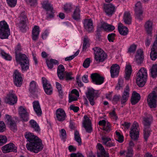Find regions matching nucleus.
Listing matches in <instances>:
<instances>
[{
	"mask_svg": "<svg viewBox=\"0 0 157 157\" xmlns=\"http://www.w3.org/2000/svg\"><path fill=\"white\" fill-rule=\"evenodd\" d=\"M25 136L29 142L26 145L29 151L37 153L42 150L44 145L41 140L39 137L29 132H26Z\"/></svg>",
	"mask_w": 157,
	"mask_h": 157,
	"instance_id": "f257e3e1",
	"label": "nucleus"
},
{
	"mask_svg": "<svg viewBox=\"0 0 157 157\" xmlns=\"http://www.w3.org/2000/svg\"><path fill=\"white\" fill-rule=\"evenodd\" d=\"M21 45L18 44L15 49V59L17 63L20 65L22 71L26 72L29 68V60L28 58L25 54L19 53L21 50Z\"/></svg>",
	"mask_w": 157,
	"mask_h": 157,
	"instance_id": "f03ea898",
	"label": "nucleus"
},
{
	"mask_svg": "<svg viewBox=\"0 0 157 157\" xmlns=\"http://www.w3.org/2000/svg\"><path fill=\"white\" fill-rule=\"evenodd\" d=\"M147 77V72L146 69L141 68L137 73L136 82L140 87L143 86L145 84Z\"/></svg>",
	"mask_w": 157,
	"mask_h": 157,
	"instance_id": "7ed1b4c3",
	"label": "nucleus"
},
{
	"mask_svg": "<svg viewBox=\"0 0 157 157\" xmlns=\"http://www.w3.org/2000/svg\"><path fill=\"white\" fill-rule=\"evenodd\" d=\"M92 49L94 51V59L97 63L102 62L107 58V54L99 47H95Z\"/></svg>",
	"mask_w": 157,
	"mask_h": 157,
	"instance_id": "20e7f679",
	"label": "nucleus"
},
{
	"mask_svg": "<svg viewBox=\"0 0 157 157\" xmlns=\"http://www.w3.org/2000/svg\"><path fill=\"white\" fill-rule=\"evenodd\" d=\"M9 25L5 21L0 22V38L3 39L8 38L10 35Z\"/></svg>",
	"mask_w": 157,
	"mask_h": 157,
	"instance_id": "39448f33",
	"label": "nucleus"
},
{
	"mask_svg": "<svg viewBox=\"0 0 157 157\" xmlns=\"http://www.w3.org/2000/svg\"><path fill=\"white\" fill-rule=\"evenodd\" d=\"M157 87L155 90L152 91L148 96L147 102L150 107L151 108H155L157 106Z\"/></svg>",
	"mask_w": 157,
	"mask_h": 157,
	"instance_id": "423d86ee",
	"label": "nucleus"
},
{
	"mask_svg": "<svg viewBox=\"0 0 157 157\" xmlns=\"http://www.w3.org/2000/svg\"><path fill=\"white\" fill-rule=\"evenodd\" d=\"M41 4L43 8L47 12V18L48 20L54 17L52 6L48 2V0H42Z\"/></svg>",
	"mask_w": 157,
	"mask_h": 157,
	"instance_id": "0eeeda50",
	"label": "nucleus"
},
{
	"mask_svg": "<svg viewBox=\"0 0 157 157\" xmlns=\"http://www.w3.org/2000/svg\"><path fill=\"white\" fill-rule=\"evenodd\" d=\"M140 128L138 124L134 121L129 131V135L131 138L134 140H137L139 136Z\"/></svg>",
	"mask_w": 157,
	"mask_h": 157,
	"instance_id": "6e6552de",
	"label": "nucleus"
},
{
	"mask_svg": "<svg viewBox=\"0 0 157 157\" xmlns=\"http://www.w3.org/2000/svg\"><path fill=\"white\" fill-rule=\"evenodd\" d=\"M18 113L21 120L22 122H27L29 120V114L25 107L22 106L19 107Z\"/></svg>",
	"mask_w": 157,
	"mask_h": 157,
	"instance_id": "1a4fd4ad",
	"label": "nucleus"
},
{
	"mask_svg": "<svg viewBox=\"0 0 157 157\" xmlns=\"http://www.w3.org/2000/svg\"><path fill=\"white\" fill-rule=\"evenodd\" d=\"M6 102L10 105H13L17 101V96L13 90H10L5 99Z\"/></svg>",
	"mask_w": 157,
	"mask_h": 157,
	"instance_id": "9d476101",
	"label": "nucleus"
},
{
	"mask_svg": "<svg viewBox=\"0 0 157 157\" xmlns=\"http://www.w3.org/2000/svg\"><path fill=\"white\" fill-rule=\"evenodd\" d=\"M42 79L43 87L45 93L47 95H51L53 92V89L51 85L45 78L43 77Z\"/></svg>",
	"mask_w": 157,
	"mask_h": 157,
	"instance_id": "9b49d317",
	"label": "nucleus"
},
{
	"mask_svg": "<svg viewBox=\"0 0 157 157\" xmlns=\"http://www.w3.org/2000/svg\"><path fill=\"white\" fill-rule=\"evenodd\" d=\"M144 27L145 31L148 36L152 37L153 30L154 29V25L153 21L149 20L146 22Z\"/></svg>",
	"mask_w": 157,
	"mask_h": 157,
	"instance_id": "f8f14e48",
	"label": "nucleus"
},
{
	"mask_svg": "<svg viewBox=\"0 0 157 157\" xmlns=\"http://www.w3.org/2000/svg\"><path fill=\"white\" fill-rule=\"evenodd\" d=\"M13 79L14 84L17 86H20L22 83V77L21 73L17 70L14 71L13 75Z\"/></svg>",
	"mask_w": 157,
	"mask_h": 157,
	"instance_id": "ddd939ff",
	"label": "nucleus"
},
{
	"mask_svg": "<svg viewBox=\"0 0 157 157\" xmlns=\"http://www.w3.org/2000/svg\"><path fill=\"white\" fill-rule=\"evenodd\" d=\"M104 9L105 12L108 16L112 15L116 10L115 6L111 3L104 4Z\"/></svg>",
	"mask_w": 157,
	"mask_h": 157,
	"instance_id": "4468645a",
	"label": "nucleus"
},
{
	"mask_svg": "<svg viewBox=\"0 0 157 157\" xmlns=\"http://www.w3.org/2000/svg\"><path fill=\"white\" fill-rule=\"evenodd\" d=\"M20 18V20L18 25L20 30L24 32L26 26L27 18L26 15L23 13H21Z\"/></svg>",
	"mask_w": 157,
	"mask_h": 157,
	"instance_id": "2eb2a0df",
	"label": "nucleus"
},
{
	"mask_svg": "<svg viewBox=\"0 0 157 157\" xmlns=\"http://www.w3.org/2000/svg\"><path fill=\"white\" fill-rule=\"evenodd\" d=\"M56 119L59 121H64L67 117L65 111L61 108H59L56 110Z\"/></svg>",
	"mask_w": 157,
	"mask_h": 157,
	"instance_id": "dca6fc26",
	"label": "nucleus"
},
{
	"mask_svg": "<svg viewBox=\"0 0 157 157\" xmlns=\"http://www.w3.org/2000/svg\"><path fill=\"white\" fill-rule=\"evenodd\" d=\"M91 78L92 82L95 84L101 85L104 82V78L100 76L99 74L97 73L91 74Z\"/></svg>",
	"mask_w": 157,
	"mask_h": 157,
	"instance_id": "f3484780",
	"label": "nucleus"
},
{
	"mask_svg": "<svg viewBox=\"0 0 157 157\" xmlns=\"http://www.w3.org/2000/svg\"><path fill=\"white\" fill-rule=\"evenodd\" d=\"M102 29L106 32H110L113 30L115 29V27L111 24L103 22L101 23L98 28V30H99Z\"/></svg>",
	"mask_w": 157,
	"mask_h": 157,
	"instance_id": "a211bd4d",
	"label": "nucleus"
},
{
	"mask_svg": "<svg viewBox=\"0 0 157 157\" xmlns=\"http://www.w3.org/2000/svg\"><path fill=\"white\" fill-rule=\"evenodd\" d=\"M94 93V90L93 88H89L86 93V97L91 105H94L95 104Z\"/></svg>",
	"mask_w": 157,
	"mask_h": 157,
	"instance_id": "6ab92c4d",
	"label": "nucleus"
},
{
	"mask_svg": "<svg viewBox=\"0 0 157 157\" xmlns=\"http://www.w3.org/2000/svg\"><path fill=\"white\" fill-rule=\"evenodd\" d=\"M17 148L15 145L12 143H10L2 147V151L4 153L13 151L17 152Z\"/></svg>",
	"mask_w": 157,
	"mask_h": 157,
	"instance_id": "aec40b11",
	"label": "nucleus"
},
{
	"mask_svg": "<svg viewBox=\"0 0 157 157\" xmlns=\"http://www.w3.org/2000/svg\"><path fill=\"white\" fill-rule=\"evenodd\" d=\"M130 90L128 85L126 86L124 90L122 93V97L121 99V102L122 104L125 103L128 100L130 95Z\"/></svg>",
	"mask_w": 157,
	"mask_h": 157,
	"instance_id": "412c9836",
	"label": "nucleus"
},
{
	"mask_svg": "<svg viewBox=\"0 0 157 157\" xmlns=\"http://www.w3.org/2000/svg\"><path fill=\"white\" fill-rule=\"evenodd\" d=\"M5 120L8 125H9L10 128L12 130H16L17 126L16 122L13 119L11 116L8 114L6 115Z\"/></svg>",
	"mask_w": 157,
	"mask_h": 157,
	"instance_id": "4be33fe9",
	"label": "nucleus"
},
{
	"mask_svg": "<svg viewBox=\"0 0 157 157\" xmlns=\"http://www.w3.org/2000/svg\"><path fill=\"white\" fill-rule=\"evenodd\" d=\"M84 117L85 120L82 123L83 126L86 129V132L90 133L92 130L91 121L86 116H85Z\"/></svg>",
	"mask_w": 157,
	"mask_h": 157,
	"instance_id": "5701e85b",
	"label": "nucleus"
},
{
	"mask_svg": "<svg viewBox=\"0 0 157 157\" xmlns=\"http://www.w3.org/2000/svg\"><path fill=\"white\" fill-rule=\"evenodd\" d=\"M150 56L153 60H155L157 58V36L151 48Z\"/></svg>",
	"mask_w": 157,
	"mask_h": 157,
	"instance_id": "b1692460",
	"label": "nucleus"
},
{
	"mask_svg": "<svg viewBox=\"0 0 157 157\" xmlns=\"http://www.w3.org/2000/svg\"><path fill=\"white\" fill-rule=\"evenodd\" d=\"M120 69L119 66L117 64H113L111 67L110 73L112 78H114L118 76Z\"/></svg>",
	"mask_w": 157,
	"mask_h": 157,
	"instance_id": "393cba45",
	"label": "nucleus"
},
{
	"mask_svg": "<svg viewBox=\"0 0 157 157\" xmlns=\"http://www.w3.org/2000/svg\"><path fill=\"white\" fill-rule=\"evenodd\" d=\"M144 58V56L143 50L141 49L138 50L134 59V61L137 64H140L142 63Z\"/></svg>",
	"mask_w": 157,
	"mask_h": 157,
	"instance_id": "a878e982",
	"label": "nucleus"
},
{
	"mask_svg": "<svg viewBox=\"0 0 157 157\" xmlns=\"http://www.w3.org/2000/svg\"><path fill=\"white\" fill-rule=\"evenodd\" d=\"M85 29L89 32H91L93 29V23L90 19H86L83 22Z\"/></svg>",
	"mask_w": 157,
	"mask_h": 157,
	"instance_id": "bb28decb",
	"label": "nucleus"
},
{
	"mask_svg": "<svg viewBox=\"0 0 157 157\" xmlns=\"http://www.w3.org/2000/svg\"><path fill=\"white\" fill-rule=\"evenodd\" d=\"M33 110L37 116H41L42 111L39 102L37 101H35L33 102Z\"/></svg>",
	"mask_w": 157,
	"mask_h": 157,
	"instance_id": "cd10ccee",
	"label": "nucleus"
},
{
	"mask_svg": "<svg viewBox=\"0 0 157 157\" xmlns=\"http://www.w3.org/2000/svg\"><path fill=\"white\" fill-rule=\"evenodd\" d=\"M64 71L65 68L63 66L62 64L59 65L57 69V74L60 80H63L64 78Z\"/></svg>",
	"mask_w": 157,
	"mask_h": 157,
	"instance_id": "c85d7f7f",
	"label": "nucleus"
},
{
	"mask_svg": "<svg viewBox=\"0 0 157 157\" xmlns=\"http://www.w3.org/2000/svg\"><path fill=\"white\" fill-rule=\"evenodd\" d=\"M46 63L48 68L49 69H52L54 65H58L59 64L57 60L52 59H46Z\"/></svg>",
	"mask_w": 157,
	"mask_h": 157,
	"instance_id": "c756f323",
	"label": "nucleus"
},
{
	"mask_svg": "<svg viewBox=\"0 0 157 157\" xmlns=\"http://www.w3.org/2000/svg\"><path fill=\"white\" fill-rule=\"evenodd\" d=\"M120 155L121 156H125V157H133L134 152L132 147H128L127 151H120Z\"/></svg>",
	"mask_w": 157,
	"mask_h": 157,
	"instance_id": "7c9ffc66",
	"label": "nucleus"
},
{
	"mask_svg": "<svg viewBox=\"0 0 157 157\" xmlns=\"http://www.w3.org/2000/svg\"><path fill=\"white\" fill-rule=\"evenodd\" d=\"M140 96L139 94L136 91H134L131 99V102L133 105H135L140 99Z\"/></svg>",
	"mask_w": 157,
	"mask_h": 157,
	"instance_id": "2f4dec72",
	"label": "nucleus"
},
{
	"mask_svg": "<svg viewBox=\"0 0 157 157\" xmlns=\"http://www.w3.org/2000/svg\"><path fill=\"white\" fill-rule=\"evenodd\" d=\"M118 28V31L121 35L125 36L128 34V28L123 25L121 23H119Z\"/></svg>",
	"mask_w": 157,
	"mask_h": 157,
	"instance_id": "473e14b6",
	"label": "nucleus"
},
{
	"mask_svg": "<svg viewBox=\"0 0 157 157\" xmlns=\"http://www.w3.org/2000/svg\"><path fill=\"white\" fill-rule=\"evenodd\" d=\"M40 32L39 27L34 26L32 30V39L34 40H36L38 39Z\"/></svg>",
	"mask_w": 157,
	"mask_h": 157,
	"instance_id": "72a5a7b5",
	"label": "nucleus"
},
{
	"mask_svg": "<svg viewBox=\"0 0 157 157\" xmlns=\"http://www.w3.org/2000/svg\"><path fill=\"white\" fill-rule=\"evenodd\" d=\"M97 148L98 150V154L101 155H107V157H108L109 154L105 151L104 147L101 144L98 143L97 144Z\"/></svg>",
	"mask_w": 157,
	"mask_h": 157,
	"instance_id": "f704fd0d",
	"label": "nucleus"
},
{
	"mask_svg": "<svg viewBox=\"0 0 157 157\" xmlns=\"http://www.w3.org/2000/svg\"><path fill=\"white\" fill-rule=\"evenodd\" d=\"M132 72L131 65L126 64L125 66L124 78L126 79H128L130 78Z\"/></svg>",
	"mask_w": 157,
	"mask_h": 157,
	"instance_id": "c9c22d12",
	"label": "nucleus"
},
{
	"mask_svg": "<svg viewBox=\"0 0 157 157\" xmlns=\"http://www.w3.org/2000/svg\"><path fill=\"white\" fill-rule=\"evenodd\" d=\"M29 123L31 127L35 131L39 132L40 131V127L35 120L33 119L29 121Z\"/></svg>",
	"mask_w": 157,
	"mask_h": 157,
	"instance_id": "e433bc0d",
	"label": "nucleus"
},
{
	"mask_svg": "<svg viewBox=\"0 0 157 157\" xmlns=\"http://www.w3.org/2000/svg\"><path fill=\"white\" fill-rule=\"evenodd\" d=\"M123 19L126 24H130L131 23L132 17L129 12H125L124 14Z\"/></svg>",
	"mask_w": 157,
	"mask_h": 157,
	"instance_id": "4c0bfd02",
	"label": "nucleus"
},
{
	"mask_svg": "<svg viewBox=\"0 0 157 157\" xmlns=\"http://www.w3.org/2000/svg\"><path fill=\"white\" fill-rule=\"evenodd\" d=\"M37 85L36 82L34 81H32L29 84V90L30 93L33 94L36 91Z\"/></svg>",
	"mask_w": 157,
	"mask_h": 157,
	"instance_id": "58836bf2",
	"label": "nucleus"
},
{
	"mask_svg": "<svg viewBox=\"0 0 157 157\" xmlns=\"http://www.w3.org/2000/svg\"><path fill=\"white\" fill-rule=\"evenodd\" d=\"M152 121V117L150 116L149 117L143 118V123L144 128H148L150 126Z\"/></svg>",
	"mask_w": 157,
	"mask_h": 157,
	"instance_id": "ea45409f",
	"label": "nucleus"
},
{
	"mask_svg": "<svg viewBox=\"0 0 157 157\" xmlns=\"http://www.w3.org/2000/svg\"><path fill=\"white\" fill-rule=\"evenodd\" d=\"M80 10L78 7H76L72 15V18L75 20L78 21L80 19Z\"/></svg>",
	"mask_w": 157,
	"mask_h": 157,
	"instance_id": "a19ab883",
	"label": "nucleus"
},
{
	"mask_svg": "<svg viewBox=\"0 0 157 157\" xmlns=\"http://www.w3.org/2000/svg\"><path fill=\"white\" fill-rule=\"evenodd\" d=\"M0 55L4 59L10 61L12 59V57L8 53H6L1 48H0Z\"/></svg>",
	"mask_w": 157,
	"mask_h": 157,
	"instance_id": "79ce46f5",
	"label": "nucleus"
},
{
	"mask_svg": "<svg viewBox=\"0 0 157 157\" xmlns=\"http://www.w3.org/2000/svg\"><path fill=\"white\" fill-rule=\"evenodd\" d=\"M73 8L72 5L71 3H66L63 6V9L64 11L68 13L70 12Z\"/></svg>",
	"mask_w": 157,
	"mask_h": 157,
	"instance_id": "37998d69",
	"label": "nucleus"
},
{
	"mask_svg": "<svg viewBox=\"0 0 157 157\" xmlns=\"http://www.w3.org/2000/svg\"><path fill=\"white\" fill-rule=\"evenodd\" d=\"M74 137L75 140L78 143V145H81L82 144L81 139L77 130H75V131Z\"/></svg>",
	"mask_w": 157,
	"mask_h": 157,
	"instance_id": "c03bdc74",
	"label": "nucleus"
},
{
	"mask_svg": "<svg viewBox=\"0 0 157 157\" xmlns=\"http://www.w3.org/2000/svg\"><path fill=\"white\" fill-rule=\"evenodd\" d=\"M151 76L155 78L157 76V65L155 64L152 65L151 69Z\"/></svg>",
	"mask_w": 157,
	"mask_h": 157,
	"instance_id": "a18cd8bd",
	"label": "nucleus"
},
{
	"mask_svg": "<svg viewBox=\"0 0 157 157\" xmlns=\"http://www.w3.org/2000/svg\"><path fill=\"white\" fill-rule=\"evenodd\" d=\"M136 14V18L139 21L143 20V11H135Z\"/></svg>",
	"mask_w": 157,
	"mask_h": 157,
	"instance_id": "49530a36",
	"label": "nucleus"
},
{
	"mask_svg": "<svg viewBox=\"0 0 157 157\" xmlns=\"http://www.w3.org/2000/svg\"><path fill=\"white\" fill-rule=\"evenodd\" d=\"M116 134L117 137V141L120 143H122L124 141V137L122 135L120 134L118 131L116 132Z\"/></svg>",
	"mask_w": 157,
	"mask_h": 157,
	"instance_id": "de8ad7c7",
	"label": "nucleus"
},
{
	"mask_svg": "<svg viewBox=\"0 0 157 157\" xmlns=\"http://www.w3.org/2000/svg\"><path fill=\"white\" fill-rule=\"evenodd\" d=\"M89 40L88 38H85L83 41V50H86L88 47H89Z\"/></svg>",
	"mask_w": 157,
	"mask_h": 157,
	"instance_id": "09e8293b",
	"label": "nucleus"
},
{
	"mask_svg": "<svg viewBox=\"0 0 157 157\" xmlns=\"http://www.w3.org/2000/svg\"><path fill=\"white\" fill-rule=\"evenodd\" d=\"M103 130L106 132H109L110 131L111 126L109 122L107 121V123L103 127Z\"/></svg>",
	"mask_w": 157,
	"mask_h": 157,
	"instance_id": "8fccbe9b",
	"label": "nucleus"
},
{
	"mask_svg": "<svg viewBox=\"0 0 157 157\" xmlns=\"http://www.w3.org/2000/svg\"><path fill=\"white\" fill-rule=\"evenodd\" d=\"M121 98L120 95H115L112 98L111 101L114 104H116L119 101Z\"/></svg>",
	"mask_w": 157,
	"mask_h": 157,
	"instance_id": "3c124183",
	"label": "nucleus"
},
{
	"mask_svg": "<svg viewBox=\"0 0 157 157\" xmlns=\"http://www.w3.org/2000/svg\"><path fill=\"white\" fill-rule=\"evenodd\" d=\"M109 114L111 118L113 120V121H115L117 120L118 117L116 113L115 109L111 112H110Z\"/></svg>",
	"mask_w": 157,
	"mask_h": 157,
	"instance_id": "603ef678",
	"label": "nucleus"
},
{
	"mask_svg": "<svg viewBox=\"0 0 157 157\" xmlns=\"http://www.w3.org/2000/svg\"><path fill=\"white\" fill-rule=\"evenodd\" d=\"M135 11H143L141 4L140 2H138L136 4L135 8Z\"/></svg>",
	"mask_w": 157,
	"mask_h": 157,
	"instance_id": "864d4df0",
	"label": "nucleus"
},
{
	"mask_svg": "<svg viewBox=\"0 0 157 157\" xmlns=\"http://www.w3.org/2000/svg\"><path fill=\"white\" fill-rule=\"evenodd\" d=\"M6 2L8 5L11 7H13L16 6L17 0H6Z\"/></svg>",
	"mask_w": 157,
	"mask_h": 157,
	"instance_id": "5fc2aeb1",
	"label": "nucleus"
},
{
	"mask_svg": "<svg viewBox=\"0 0 157 157\" xmlns=\"http://www.w3.org/2000/svg\"><path fill=\"white\" fill-rule=\"evenodd\" d=\"M91 61L89 58H86L84 60L83 63V66L85 68H87L90 65Z\"/></svg>",
	"mask_w": 157,
	"mask_h": 157,
	"instance_id": "6e6d98bb",
	"label": "nucleus"
},
{
	"mask_svg": "<svg viewBox=\"0 0 157 157\" xmlns=\"http://www.w3.org/2000/svg\"><path fill=\"white\" fill-rule=\"evenodd\" d=\"M101 140L103 144L105 145L108 142L111 141V139L108 136H103L101 137Z\"/></svg>",
	"mask_w": 157,
	"mask_h": 157,
	"instance_id": "4d7b16f0",
	"label": "nucleus"
},
{
	"mask_svg": "<svg viewBox=\"0 0 157 157\" xmlns=\"http://www.w3.org/2000/svg\"><path fill=\"white\" fill-rule=\"evenodd\" d=\"M78 97L75 96L73 94H69V102L70 103L72 101H75L78 100Z\"/></svg>",
	"mask_w": 157,
	"mask_h": 157,
	"instance_id": "13d9d810",
	"label": "nucleus"
},
{
	"mask_svg": "<svg viewBox=\"0 0 157 157\" xmlns=\"http://www.w3.org/2000/svg\"><path fill=\"white\" fill-rule=\"evenodd\" d=\"M6 137L5 136H0V146L2 145L7 142Z\"/></svg>",
	"mask_w": 157,
	"mask_h": 157,
	"instance_id": "bf43d9fd",
	"label": "nucleus"
},
{
	"mask_svg": "<svg viewBox=\"0 0 157 157\" xmlns=\"http://www.w3.org/2000/svg\"><path fill=\"white\" fill-rule=\"evenodd\" d=\"M148 128H144V139L146 140H147V139L149 136L150 131L148 130Z\"/></svg>",
	"mask_w": 157,
	"mask_h": 157,
	"instance_id": "052dcab7",
	"label": "nucleus"
},
{
	"mask_svg": "<svg viewBox=\"0 0 157 157\" xmlns=\"http://www.w3.org/2000/svg\"><path fill=\"white\" fill-rule=\"evenodd\" d=\"M136 48V45L134 44L131 45L128 48V52L129 53H133L135 52Z\"/></svg>",
	"mask_w": 157,
	"mask_h": 157,
	"instance_id": "680f3d73",
	"label": "nucleus"
},
{
	"mask_svg": "<svg viewBox=\"0 0 157 157\" xmlns=\"http://www.w3.org/2000/svg\"><path fill=\"white\" fill-rule=\"evenodd\" d=\"M56 85L59 93L60 94H63V91L62 90V87L61 84L58 82H56Z\"/></svg>",
	"mask_w": 157,
	"mask_h": 157,
	"instance_id": "e2e57ef3",
	"label": "nucleus"
},
{
	"mask_svg": "<svg viewBox=\"0 0 157 157\" xmlns=\"http://www.w3.org/2000/svg\"><path fill=\"white\" fill-rule=\"evenodd\" d=\"M72 73L71 72L66 73L65 77L66 80H70L74 78L72 77Z\"/></svg>",
	"mask_w": 157,
	"mask_h": 157,
	"instance_id": "0e129e2a",
	"label": "nucleus"
},
{
	"mask_svg": "<svg viewBox=\"0 0 157 157\" xmlns=\"http://www.w3.org/2000/svg\"><path fill=\"white\" fill-rule=\"evenodd\" d=\"M60 137L62 139H64L66 136V133L64 129H62L60 131Z\"/></svg>",
	"mask_w": 157,
	"mask_h": 157,
	"instance_id": "69168bd1",
	"label": "nucleus"
},
{
	"mask_svg": "<svg viewBox=\"0 0 157 157\" xmlns=\"http://www.w3.org/2000/svg\"><path fill=\"white\" fill-rule=\"evenodd\" d=\"M123 82L122 81L120 80L115 88V90H120L123 87Z\"/></svg>",
	"mask_w": 157,
	"mask_h": 157,
	"instance_id": "338daca9",
	"label": "nucleus"
},
{
	"mask_svg": "<svg viewBox=\"0 0 157 157\" xmlns=\"http://www.w3.org/2000/svg\"><path fill=\"white\" fill-rule=\"evenodd\" d=\"M49 33V30L48 29H45L42 33V37L43 40L46 39Z\"/></svg>",
	"mask_w": 157,
	"mask_h": 157,
	"instance_id": "774afa93",
	"label": "nucleus"
}]
</instances>
